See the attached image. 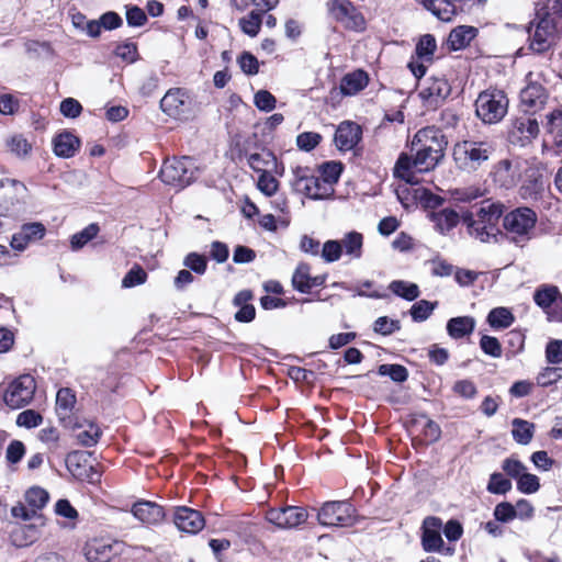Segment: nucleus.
I'll return each instance as SVG.
<instances>
[{
    "mask_svg": "<svg viewBox=\"0 0 562 562\" xmlns=\"http://www.w3.org/2000/svg\"><path fill=\"white\" fill-rule=\"evenodd\" d=\"M322 139V135L317 132H303L296 136V146L302 151L311 153L319 145Z\"/></svg>",
    "mask_w": 562,
    "mask_h": 562,
    "instance_id": "obj_60",
    "label": "nucleus"
},
{
    "mask_svg": "<svg viewBox=\"0 0 562 562\" xmlns=\"http://www.w3.org/2000/svg\"><path fill=\"white\" fill-rule=\"evenodd\" d=\"M526 333L522 329H512L506 334V345L508 347L507 357H515L525 350Z\"/></svg>",
    "mask_w": 562,
    "mask_h": 562,
    "instance_id": "obj_48",
    "label": "nucleus"
},
{
    "mask_svg": "<svg viewBox=\"0 0 562 562\" xmlns=\"http://www.w3.org/2000/svg\"><path fill=\"white\" fill-rule=\"evenodd\" d=\"M437 50V41L435 35L427 33L422 35L416 45L414 55L417 59L426 63H432Z\"/></svg>",
    "mask_w": 562,
    "mask_h": 562,
    "instance_id": "obj_37",
    "label": "nucleus"
},
{
    "mask_svg": "<svg viewBox=\"0 0 562 562\" xmlns=\"http://www.w3.org/2000/svg\"><path fill=\"white\" fill-rule=\"evenodd\" d=\"M480 348L484 355L492 358H499L503 353L502 345L499 340L490 335H482L480 339Z\"/></svg>",
    "mask_w": 562,
    "mask_h": 562,
    "instance_id": "obj_64",
    "label": "nucleus"
},
{
    "mask_svg": "<svg viewBox=\"0 0 562 562\" xmlns=\"http://www.w3.org/2000/svg\"><path fill=\"white\" fill-rule=\"evenodd\" d=\"M541 487L540 479L532 473L525 472L516 480V488L519 493L531 495L537 493Z\"/></svg>",
    "mask_w": 562,
    "mask_h": 562,
    "instance_id": "obj_50",
    "label": "nucleus"
},
{
    "mask_svg": "<svg viewBox=\"0 0 562 562\" xmlns=\"http://www.w3.org/2000/svg\"><path fill=\"white\" fill-rule=\"evenodd\" d=\"M119 542L93 540L88 543L85 555L89 562H111L120 553Z\"/></svg>",
    "mask_w": 562,
    "mask_h": 562,
    "instance_id": "obj_22",
    "label": "nucleus"
},
{
    "mask_svg": "<svg viewBox=\"0 0 562 562\" xmlns=\"http://www.w3.org/2000/svg\"><path fill=\"white\" fill-rule=\"evenodd\" d=\"M99 232L97 224H90L81 232L76 233L70 238V246L72 250H78L93 239Z\"/></svg>",
    "mask_w": 562,
    "mask_h": 562,
    "instance_id": "obj_56",
    "label": "nucleus"
},
{
    "mask_svg": "<svg viewBox=\"0 0 562 562\" xmlns=\"http://www.w3.org/2000/svg\"><path fill=\"white\" fill-rule=\"evenodd\" d=\"M548 98L547 89L539 82L531 81L520 91L521 103L533 112L542 109Z\"/></svg>",
    "mask_w": 562,
    "mask_h": 562,
    "instance_id": "obj_26",
    "label": "nucleus"
},
{
    "mask_svg": "<svg viewBox=\"0 0 562 562\" xmlns=\"http://www.w3.org/2000/svg\"><path fill=\"white\" fill-rule=\"evenodd\" d=\"M418 97L427 108L440 106L451 93V86L443 77H429Z\"/></svg>",
    "mask_w": 562,
    "mask_h": 562,
    "instance_id": "obj_13",
    "label": "nucleus"
},
{
    "mask_svg": "<svg viewBox=\"0 0 562 562\" xmlns=\"http://www.w3.org/2000/svg\"><path fill=\"white\" fill-rule=\"evenodd\" d=\"M303 281L299 282L294 286H292L296 292L301 294H311L313 288L324 286L326 280L328 278L327 273L312 276L311 273L306 277H303Z\"/></svg>",
    "mask_w": 562,
    "mask_h": 562,
    "instance_id": "obj_53",
    "label": "nucleus"
},
{
    "mask_svg": "<svg viewBox=\"0 0 562 562\" xmlns=\"http://www.w3.org/2000/svg\"><path fill=\"white\" fill-rule=\"evenodd\" d=\"M132 513L135 518L148 525H157L161 522L166 516L160 505L149 501L135 503L132 507Z\"/></svg>",
    "mask_w": 562,
    "mask_h": 562,
    "instance_id": "obj_25",
    "label": "nucleus"
},
{
    "mask_svg": "<svg viewBox=\"0 0 562 562\" xmlns=\"http://www.w3.org/2000/svg\"><path fill=\"white\" fill-rule=\"evenodd\" d=\"M414 199L420 203L425 210H436L443 205L445 198L434 193L428 188H418L415 190Z\"/></svg>",
    "mask_w": 562,
    "mask_h": 562,
    "instance_id": "obj_44",
    "label": "nucleus"
},
{
    "mask_svg": "<svg viewBox=\"0 0 562 562\" xmlns=\"http://www.w3.org/2000/svg\"><path fill=\"white\" fill-rule=\"evenodd\" d=\"M512 437L520 446H527L531 442L536 425L532 422L516 417L512 420Z\"/></svg>",
    "mask_w": 562,
    "mask_h": 562,
    "instance_id": "obj_33",
    "label": "nucleus"
},
{
    "mask_svg": "<svg viewBox=\"0 0 562 562\" xmlns=\"http://www.w3.org/2000/svg\"><path fill=\"white\" fill-rule=\"evenodd\" d=\"M475 324L473 316H456L447 321L446 330L451 339L458 340L470 336L475 329Z\"/></svg>",
    "mask_w": 562,
    "mask_h": 562,
    "instance_id": "obj_28",
    "label": "nucleus"
},
{
    "mask_svg": "<svg viewBox=\"0 0 562 562\" xmlns=\"http://www.w3.org/2000/svg\"><path fill=\"white\" fill-rule=\"evenodd\" d=\"M317 520L324 527H353L358 522L357 509L348 499L328 501L318 509Z\"/></svg>",
    "mask_w": 562,
    "mask_h": 562,
    "instance_id": "obj_3",
    "label": "nucleus"
},
{
    "mask_svg": "<svg viewBox=\"0 0 562 562\" xmlns=\"http://www.w3.org/2000/svg\"><path fill=\"white\" fill-rule=\"evenodd\" d=\"M369 83V75L364 69L358 68L342 76L339 83V93L351 97L364 90Z\"/></svg>",
    "mask_w": 562,
    "mask_h": 562,
    "instance_id": "obj_24",
    "label": "nucleus"
},
{
    "mask_svg": "<svg viewBox=\"0 0 562 562\" xmlns=\"http://www.w3.org/2000/svg\"><path fill=\"white\" fill-rule=\"evenodd\" d=\"M45 233L46 228L40 222L24 224L20 232L12 236L10 245L14 250L23 251L30 243L41 240Z\"/></svg>",
    "mask_w": 562,
    "mask_h": 562,
    "instance_id": "obj_20",
    "label": "nucleus"
},
{
    "mask_svg": "<svg viewBox=\"0 0 562 562\" xmlns=\"http://www.w3.org/2000/svg\"><path fill=\"white\" fill-rule=\"evenodd\" d=\"M172 520L180 531L193 535L205 526V519L199 510L184 506L173 509Z\"/></svg>",
    "mask_w": 562,
    "mask_h": 562,
    "instance_id": "obj_17",
    "label": "nucleus"
},
{
    "mask_svg": "<svg viewBox=\"0 0 562 562\" xmlns=\"http://www.w3.org/2000/svg\"><path fill=\"white\" fill-rule=\"evenodd\" d=\"M187 102L180 89L169 90L160 100L161 110L175 119H180L186 112Z\"/></svg>",
    "mask_w": 562,
    "mask_h": 562,
    "instance_id": "obj_29",
    "label": "nucleus"
},
{
    "mask_svg": "<svg viewBox=\"0 0 562 562\" xmlns=\"http://www.w3.org/2000/svg\"><path fill=\"white\" fill-rule=\"evenodd\" d=\"M537 16L539 21L533 34L529 35V48L536 54H543L551 47L549 37L562 27L554 18H551L549 11H544L542 14L538 13Z\"/></svg>",
    "mask_w": 562,
    "mask_h": 562,
    "instance_id": "obj_10",
    "label": "nucleus"
},
{
    "mask_svg": "<svg viewBox=\"0 0 562 562\" xmlns=\"http://www.w3.org/2000/svg\"><path fill=\"white\" fill-rule=\"evenodd\" d=\"M539 134V124L536 117L522 115L512 120L507 132V139L513 145L525 146Z\"/></svg>",
    "mask_w": 562,
    "mask_h": 562,
    "instance_id": "obj_12",
    "label": "nucleus"
},
{
    "mask_svg": "<svg viewBox=\"0 0 562 562\" xmlns=\"http://www.w3.org/2000/svg\"><path fill=\"white\" fill-rule=\"evenodd\" d=\"M54 153L58 157L69 158L75 156L80 147L78 137L69 132H64L54 138Z\"/></svg>",
    "mask_w": 562,
    "mask_h": 562,
    "instance_id": "obj_31",
    "label": "nucleus"
},
{
    "mask_svg": "<svg viewBox=\"0 0 562 562\" xmlns=\"http://www.w3.org/2000/svg\"><path fill=\"white\" fill-rule=\"evenodd\" d=\"M422 4L443 22L451 21V18L457 14L456 4L450 3L449 0H422Z\"/></svg>",
    "mask_w": 562,
    "mask_h": 562,
    "instance_id": "obj_34",
    "label": "nucleus"
},
{
    "mask_svg": "<svg viewBox=\"0 0 562 562\" xmlns=\"http://www.w3.org/2000/svg\"><path fill=\"white\" fill-rule=\"evenodd\" d=\"M25 191L26 187L18 180H0V213L5 215L12 211Z\"/></svg>",
    "mask_w": 562,
    "mask_h": 562,
    "instance_id": "obj_19",
    "label": "nucleus"
},
{
    "mask_svg": "<svg viewBox=\"0 0 562 562\" xmlns=\"http://www.w3.org/2000/svg\"><path fill=\"white\" fill-rule=\"evenodd\" d=\"M477 34L479 30L472 25H458L453 27L447 40L449 50L458 52L465 49Z\"/></svg>",
    "mask_w": 562,
    "mask_h": 562,
    "instance_id": "obj_27",
    "label": "nucleus"
},
{
    "mask_svg": "<svg viewBox=\"0 0 562 562\" xmlns=\"http://www.w3.org/2000/svg\"><path fill=\"white\" fill-rule=\"evenodd\" d=\"M438 301H414V304L411 306L408 311L412 321L415 323H422L427 321L431 316L434 311L438 307Z\"/></svg>",
    "mask_w": 562,
    "mask_h": 562,
    "instance_id": "obj_43",
    "label": "nucleus"
},
{
    "mask_svg": "<svg viewBox=\"0 0 562 562\" xmlns=\"http://www.w3.org/2000/svg\"><path fill=\"white\" fill-rule=\"evenodd\" d=\"M280 182L267 170L259 172L257 189L266 196H273L279 190Z\"/></svg>",
    "mask_w": 562,
    "mask_h": 562,
    "instance_id": "obj_55",
    "label": "nucleus"
},
{
    "mask_svg": "<svg viewBox=\"0 0 562 562\" xmlns=\"http://www.w3.org/2000/svg\"><path fill=\"white\" fill-rule=\"evenodd\" d=\"M515 319L512 310L505 306L493 307L486 316V323L494 330L509 328L515 323Z\"/></svg>",
    "mask_w": 562,
    "mask_h": 562,
    "instance_id": "obj_32",
    "label": "nucleus"
},
{
    "mask_svg": "<svg viewBox=\"0 0 562 562\" xmlns=\"http://www.w3.org/2000/svg\"><path fill=\"white\" fill-rule=\"evenodd\" d=\"M561 379L562 368L548 364L538 372L536 376V383L538 386L549 387L557 384Z\"/></svg>",
    "mask_w": 562,
    "mask_h": 562,
    "instance_id": "obj_47",
    "label": "nucleus"
},
{
    "mask_svg": "<svg viewBox=\"0 0 562 562\" xmlns=\"http://www.w3.org/2000/svg\"><path fill=\"white\" fill-rule=\"evenodd\" d=\"M542 125L548 133L554 135L557 154L562 155V105L549 112Z\"/></svg>",
    "mask_w": 562,
    "mask_h": 562,
    "instance_id": "obj_30",
    "label": "nucleus"
},
{
    "mask_svg": "<svg viewBox=\"0 0 562 562\" xmlns=\"http://www.w3.org/2000/svg\"><path fill=\"white\" fill-rule=\"evenodd\" d=\"M35 391V379L30 374H23L8 385L3 394V401L10 408L19 409L31 403Z\"/></svg>",
    "mask_w": 562,
    "mask_h": 562,
    "instance_id": "obj_7",
    "label": "nucleus"
},
{
    "mask_svg": "<svg viewBox=\"0 0 562 562\" xmlns=\"http://www.w3.org/2000/svg\"><path fill=\"white\" fill-rule=\"evenodd\" d=\"M502 470L512 480H518L527 471V467L517 458L509 457L503 460Z\"/></svg>",
    "mask_w": 562,
    "mask_h": 562,
    "instance_id": "obj_63",
    "label": "nucleus"
},
{
    "mask_svg": "<svg viewBox=\"0 0 562 562\" xmlns=\"http://www.w3.org/2000/svg\"><path fill=\"white\" fill-rule=\"evenodd\" d=\"M407 146L425 157L427 166L419 171L434 170L445 158L448 138L440 127L428 125L418 130Z\"/></svg>",
    "mask_w": 562,
    "mask_h": 562,
    "instance_id": "obj_2",
    "label": "nucleus"
},
{
    "mask_svg": "<svg viewBox=\"0 0 562 562\" xmlns=\"http://www.w3.org/2000/svg\"><path fill=\"white\" fill-rule=\"evenodd\" d=\"M245 156L248 160V166L255 171V172H261L267 171L265 169L266 167H269L272 165L273 167H278V159L274 153L268 148H262V153H254L250 155H247L245 151Z\"/></svg>",
    "mask_w": 562,
    "mask_h": 562,
    "instance_id": "obj_39",
    "label": "nucleus"
},
{
    "mask_svg": "<svg viewBox=\"0 0 562 562\" xmlns=\"http://www.w3.org/2000/svg\"><path fill=\"white\" fill-rule=\"evenodd\" d=\"M504 212L505 205L502 202L484 200L475 215L471 211H464L460 215L453 209L447 207L438 212H430L428 218L435 224V229L441 235H447L462 222L469 236L481 243L493 241L498 244L507 238L506 234L498 227Z\"/></svg>",
    "mask_w": 562,
    "mask_h": 562,
    "instance_id": "obj_1",
    "label": "nucleus"
},
{
    "mask_svg": "<svg viewBox=\"0 0 562 562\" xmlns=\"http://www.w3.org/2000/svg\"><path fill=\"white\" fill-rule=\"evenodd\" d=\"M319 256L326 263L338 261L342 256V246L339 239L326 240L321 249Z\"/></svg>",
    "mask_w": 562,
    "mask_h": 562,
    "instance_id": "obj_52",
    "label": "nucleus"
},
{
    "mask_svg": "<svg viewBox=\"0 0 562 562\" xmlns=\"http://www.w3.org/2000/svg\"><path fill=\"white\" fill-rule=\"evenodd\" d=\"M508 98L503 90L484 91L475 101L476 115L487 124L499 122L507 113Z\"/></svg>",
    "mask_w": 562,
    "mask_h": 562,
    "instance_id": "obj_5",
    "label": "nucleus"
},
{
    "mask_svg": "<svg viewBox=\"0 0 562 562\" xmlns=\"http://www.w3.org/2000/svg\"><path fill=\"white\" fill-rule=\"evenodd\" d=\"M378 374L389 376L395 383H404L407 381L409 373L405 366L400 363H383L378 367Z\"/></svg>",
    "mask_w": 562,
    "mask_h": 562,
    "instance_id": "obj_45",
    "label": "nucleus"
},
{
    "mask_svg": "<svg viewBox=\"0 0 562 562\" xmlns=\"http://www.w3.org/2000/svg\"><path fill=\"white\" fill-rule=\"evenodd\" d=\"M345 165L340 160H326L318 166V172L324 183L335 184L339 181Z\"/></svg>",
    "mask_w": 562,
    "mask_h": 562,
    "instance_id": "obj_40",
    "label": "nucleus"
},
{
    "mask_svg": "<svg viewBox=\"0 0 562 562\" xmlns=\"http://www.w3.org/2000/svg\"><path fill=\"white\" fill-rule=\"evenodd\" d=\"M535 304L543 311L549 322L562 323V293L558 285L543 283L532 294Z\"/></svg>",
    "mask_w": 562,
    "mask_h": 562,
    "instance_id": "obj_6",
    "label": "nucleus"
},
{
    "mask_svg": "<svg viewBox=\"0 0 562 562\" xmlns=\"http://www.w3.org/2000/svg\"><path fill=\"white\" fill-rule=\"evenodd\" d=\"M513 488L512 480L501 472L490 474L486 491L493 495H506Z\"/></svg>",
    "mask_w": 562,
    "mask_h": 562,
    "instance_id": "obj_46",
    "label": "nucleus"
},
{
    "mask_svg": "<svg viewBox=\"0 0 562 562\" xmlns=\"http://www.w3.org/2000/svg\"><path fill=\"white\" fill-rule=\"evenodd\" d=\"M401 322L398 319L390 318L389 316L378 317L372 325L373 331L382 336H391L401 330Z\"/></svg>",
    "mask_w": 562,
    "mask_h": 562,
    "instance_id": "obj_51",
    "label": "nucleus"
},
{
    "mask_svg": "<svg viewBox=\"0 0 562 562\" xmlns=\"http://www.w3.org/2000/svg\"><path fill=\"white\" fill-rule=\"evenodd\" d=\"M387 289L397 297L407 302L416 301L420 295V290L417 283L405 280H393L390 282Z\"/></svg>",
    "mask_w": 562,
    "mask_h": 562,
    "instance_id": "obj_35",
    "label": "nucleus"
},
{
    "mask_svg": "<svg viewBox=\"0 0 562 562\" xmlns=\"http://www.w3.org/2000/svg\"><path fill=\"white\" fill-rule=\"evenodd\" d=\"M442 520L436 516H427L422 525V548L425 552H443L445 542L441 537Z\"/></svg>",
    "mask_w": 562,
    "mask_h": 562,
    "instance_id": "obj_14",
    "label": "nucleus"
},
{
    "mask_svg": "<svg viewBox=\"0 0 562 562\" xmlns=\"http://www.w3.org/2000/svg\"><path fill=\"white\" fill-rule=\"evenodd\" d=\"M493 151L492 145L486 142H474V140H465L464 142V154L469 160L472 162L482 164L490 158V155Z\"/></svg>",
    "mask_w": 562,
    "mask_h": 562,
    "instance_id": "obj_38",
    "label": "nucleus"
},
{
    "mask_svg": "<svg viewBox=\"0 0 562 562\" xmlns=\"http://www.w3.org/2000/svg\"><path fill=\"white\" fill-rule=\"evenodd\" d=\"M342 254L345 252L351 259H360L363 254V235L357 231L346 233L340 239Z\"/></svg>",
    "mask_w": 562,
    "mask_h": 562,
    "instance_id": "obj_36",
    "label": "nucleus"
},
{
    "mask_svg": "<svg viewBox=\"0 0 562 562\" xmlns=\"http://www.w3.org/2000/svg\"><path fill=\"white\" fill-rule=\"evenodd\" d=\"M502 217L504 228L520 237L528 236L538 221L537 213L528 206L516 207Z\"/></svg>",
    "mask_w": 562,
    "mask_h": 562,
    "instance_id": "obj_9",
    "label": "nucleus"
},
{
    "mask_svg": "<svg viewBox=\"0 0 562 562\" xmlns=\"http://www.w3.org/2000/svg\"><path fill=\"white\" fill-rule=\"evenodd\" d=\"M198 171L199 168L190 157L168 158L161 166L159 177L165 184L183 189L195 179Z\"/></svg>",
    "mask_w": 562,
    "mask_h": 562,
    "instance_id": "obj_4",
    "label": "nucleus"
},
{
    "mask_svg": "<svg viewBox=\"0 0 562 562\" xmlns=\"http://www.w3.org/2000/svg\"><path fill=\"white\" fill-rule=\"evenodd\" d=\"M307 517L306 509L299 506L270 508L266 513V520L280 529L297 528L306 521Z\"/></svg>",
    "mask_w": 562,
    "mask_h": 562,
    "instance_id": "obj_11",
    "label": "nucleus"
},
{
    "mask_svg": "<svg viewBox=\"0 0 562 562\" xmlns=\"http://www.w3.org/2000/svg\"><path fill=\"white\" fill-rule=\"evenodd\" d=\"M76 404V395L68 387L60 389L56 395V412L59 419L64 423L65 427L72 429L81 428L82 425L78 423L72 424L70 413Z\"/></svg>",
    "mask_w": 562,
    "mask_h": 562,
    "instance_id": "obj_23",
    "label": "nucleus"
},
{
    "mask_svg": "<svg viewBox=\"0 0 562 562\" xmlns=\"http://www.w3.org/2000/svg\"><path fill=\"white\" fill-rule=\"evenodd\" d=\"M326 8L328 14L338 23L345 22L346 16L357 9L350 0H328Z\"/></svg>",
    "mask_w": 562,
    "mask_h": 562,
    "instance_id": "obj_42",
    "label": "nucleus"
},
{
    "mask_svg": "<svg viewBox=\"0 0 562 562\" xmlns=\"http://www.w3.org/2000/svg\"><path fill=\"white\" fill-rule=\"evenodd\" d=\"M521 176V166L519 162L513 164L509 159L501 160L493 171L494 181L504 189L514 188Z\"/></svg>",
    "mask_w": 562,
    "mask_h": 562,
    "instance_id": "obj_21",
    "label": "nucleus"
},
{
    "mask_svg": "<svg viewBox=\"0 0 562 562\" xmlns=\"http://www.w3.org/2000/svg\"><path fill=\"white\" fill-rule=\"evenodd\" d=\"M544 358L548 364H562V339L550 338L544 346Z\"/></svg>",
    "mask_w": 562,
    "mask_h": 562,
    "instance_id": "obj_54",
    "label": "nucleus"
},
{
    "mask_svg": "<svg viewBox=\"0 0 562 562\" xmlns=\"http://www.w3.org/2000/svg\"><path fill=\"white\" fill-rule=\"evenodd\" d=\"M521 186L519 195L526 201H540L546 190L544 167L542 164H532L521 169Z\"/></svg>",
    "mask_w": 562,
    "mask_h": 562,
    "instance_id": "obj_8",
    "label": "nucleus"
},
{
    "mask_svg": "<svg viewBox=\"0 0 562 562\" xmlns=\"http://www.w3.org/2000/svg\"><path fill=\"white\" fill-rule=\"evenodd\" d=\"M254 104L261 112H271L277 106V98L266 89L258 90L254 95Z\"/></svg>",
    "mask_w": 562,
    "mask_h": 562,
    "instance_id": "obj_58",
    "label": "nucleus"
},
{
    "mask_svg": "<svg viewBox=\"0 0 562 562\" xmlns=\"http://www.w3.org/2000/svg\"><path fill=\"white\" fill-rule=\"evenodd\" d=\"M419 418L426 419V423L424 425V428L422 430V435L425 439V443L427 446L434 445L441 438V428L439 424L430 418H428V415L426 413H419L417 415Z\"/></svg>",
    "mask_w": 562,
    "mask_h": 562,
    "instance_id": "obj_49",
    "label": "nucleus"
},
{
    "mask_svg": "<svg viewBox=\"0 0 562 562\" xmlns=\"http://www.w3.org/2000/svg\"><path fill=\"white\" fill-rule=\"evenodd\" d=\"M516 507L507 501L498 503L493 510L494 519L499 524H508L516 519Z\"/></svg>",
    "mask_w": 562,
    "mask_h": 562,
    "instance_id": "obj_61",
    "label": "nucleus"
},
{
    "mask_svg": "<svg viewBox=\"0 0 562 562\" xmlns=\"http://www.w3.org/2000/svg\"><path fill=\"white\" fill-rule=\"evenodd\" d=\"M263 15L265 11L252 10L246 16L239 19L241 32L250 37L257 36L261 29Z\"/></svg>",
    "mask_w": 562,
    "mask_h": 562,
    "instance_id": "obj_41",
    "label": "nucleus"
},
{
    "mask_svg": "<svg viewBox=\"0 0 562 562\" xmlns=\"http://www.w3.org/2000/svg\"><path fill=\"white\" fill-rule=\"evenodd\" d=\"M48 498V493L44 488L37 486L31 487L25 493V502L31 509L35 510V513L46 505Z\"/></svg>",
    "mask_w": 562,
    "mask_h": 562,
    "instance_id": "obj_57",
    "label": "nucleus"
},
{
    "mask_svg": "<svg viewBox=\"0 0 562 562\" xmlns=\"http://www.w3.org/2000/svg\"><path fill=\"white\" fill-rule=\"evenodd\" d=\"M237 63L240 70L247 76H255L259 72L258 58L248 50H243L238 55Z\"/></svg>",
    "mask_w": 562,
    "mask_h": 562,
    "instance_id": "obj_59",
    "label": "nucleus"
},
{
    "mask_svg": "<svg viewBox=\"0 0 562 562\" xmlns=\"http://www.w3.org/2000/svg\"><path fill=\"white\" fill-rule=\"evenodd\" d=\"M254 297V291L250 289H243L234 295L232 305L236 308L234 313V321L236 323L249 324L256 319L257 310L251 303Z\"/></svg>",
    "mask_w": 562,
    "mask_h": 562,
    "instance_id": "obj_18",
    "label": "nucleus"
},
{
    "mask_svg": "<svg viewBox=\"0 0 562 562\" xmlns=\"http://www.w3.org/2000/svg\"><path fill=\"white\" fill-rule=\"evenodd\" d=\"M308 172H311L308 167L296 166L293 169V180L291 181V188L295 193H303L305 195V192L311 191L306 184Z\"/></svg>",
    "mask_w": 562,
    "mask_h": 562,
    "instance_id": "obj_62",
    "label": "nucleus"
},
{
    "mask_svg": "<svg viewBox=\"0 0 562 562\" xmlns=\"http://www.w3.org/2000/svg\"><path fill=\"white\" fill-rule=\"evenodd\" d=\"M362 128L353 121L341 122L334 134V143L339 151L353 150L362 140Z\"/></svg>",
    "mask_w": 562,
    "mask_h": 562,
    "instance_id": "obj_15",
    "label": "nucleus"
},
{
    "mask_svg": "<svg viewBox=\"0 0 562 562\" xmlns=\"http://www.w3.org/2000/svg\"><path fill=\"white\" fill-rule=\"evenodd\" d=\"M414 155L407 153H401L395 161L394 177L403 180L408 184H417V179L414 172V168L423 165L427 166L425 157L420 156L417 151Z\"/></svg>",
    "mask_w": 562,
    "mask_h": 562,
    "instance_id": "obj_16",
    "label": "nucleus"
}]
</instances>
